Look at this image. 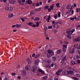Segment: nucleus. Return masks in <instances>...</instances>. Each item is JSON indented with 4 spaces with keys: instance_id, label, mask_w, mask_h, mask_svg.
I'll use <instances>...</instances> for the list:
<instances>
[{
    "instance_id": "4468645a",
    "label": "nucleus",
    "mask_w": 80,
    "mask_h": 80,
    "mask_svg": "<svg viewBox=\"0 0 80 80\" xmlns=\"http://www.w3.org/2000/svg\"><path fill=\"white\" fill-rule=\"evenodd\" d=\"M38 71L40 72H41L42 74H45V72L43 70L40 69H38Z\"/></svg>"
},
{
    "instance_id": "39448f33",
    "label": "nucleus",
    "mask_w": 80,
    "mask_h": 80,
    "mask_svg": "<svg viewBox=\"0 0 80 80\" xmlns=\"http://www.w3.org/2000/svg\"><path fill=\"white\" fill-rule=\"evenodd\" d=\"M54 55V53L53 52L52 54H50V53H48L47 54V57L48 58H50L51 57H52V55Z\"/></svg>"
},
{
    "instance_id": "9b49d317",
    "label": "nucleus",
    "mask_w": 80,
    "mask_h": 80,
    "mask_svg": "<svg viewBox=\"0 0 80 80\" xmlns=\"http://www.w3.org/2000/svg\"><path fill=\"white\" fill-rule=\"evenodd\" d=\"M13 13L9 14L8 15V17L9 18H12L13 17Z\"/></svg>"
},
{
    "instance_id": "2f4dec72",
    "label": "nucleus",
    "mask_w": 80,
    "mask_h": 80,
    "mask_svg": "<svg viewBox=\"0 0 80 80\" xmlns=\"http://www.w3.org/2000/svg\"><path fill=\"white\" fill-rule=\"evenodd\" d=\"M61 52H62V51H61V50H59L57 52L58 54H59L60 53H61Z\"/></svg>"
},
{
    "instance_id": "b1692460",
    "label": "nucleus",
    "mask_w": 80,
    "mask_h": 80,
    "mask_svg": "<svg viewBox=\"0 0 80 80\" xmlns=\"http://www.w3.org/2000/svg\"><path fill=\"white\" fill-rule=\"evenodd\" d=\"M72 79H73V80H79V78H78L76 77H73L72 78Z\"/></svg>"
},
{
    "instance_id": "dca6fc26",
    "label": "nucleus",
    "mask_w": 80,
    "mask_h": 80,
    "mask_svg": "<svg viewBox=\"0 0 80 80\" xmlns=\"http://www.w3.org/2000/svg\"><path fill=\"white\" fill-rule=\"evenodd\" d=\"M66 58H67V56H65L62 58V62H64V61H65V60H67V59H66Z\"/></svg>"
},
{
    "instance_id": "09e8293b",
    "label": "nucleus",
    "mask_w": 80,
    "mask_h": 80,
    "mask_svg": "<svg viewBox=\"0 0 80 80\" xmlns=\"http://www.w3.org/2000/svg\"><path fill=\"white\" fill-rule=\"evenodd\" d=\"M28 25H29V26H32V23L31 22H29L28 24Z\"/></svg>"
},
{
    "instance_id": "bb28decb",
    "label": "nucleus",
    "mask_w": 80,
    "mask_h": 80,
    "mask_svg": "<svg viewBox=\"0 0 80 80\" xmlns=\"http://www.w3.org/2000/svg\"><path fill=\"white\" fill-rule=\"evenodd\" d=\"M70 6L69 5H67V6L66 8L68 10V9H70Z\"/></svg>"
},
{
    "instance_id": "13d9d810",
    "label": "nucleus",
    "mask_w": 80,
    "mask_h": 80,
    "mask_svg": "<svg viewBox=\"0 0 80 80\" xmlns=\"http://www.w3.org/2000/svg\"><path fill=\"white\" fill-rule=\"evenodd\" d=\"M45 8L46 9H48V6H47L45 7Z\"/></svg>"
},
{
    "instance_id": "72a5a7b5",
    "label": "nucleus",
    "mask_w": 80,
    "mask_h": 80,
    "mask_svg": "<svg viewBox=\"0 0 80 80\" xmlns=\"http://www.w3.org/2000/svg\"><path fill=\"white\" fill-rule=\"evenodd\" d=\"M76 10H77V12H80V8H79V9H76Z\"/></svg>"
},
{
    "instance_id": "f03ea898",
    "label": "nucleus",
    "mask_w": 80,
    "mask_h": 80,
    "mask_svg": "<svg viewBox=\"0 0 80 80\" xmlns=\"http://www.w3.org/2000/svg\"><path fill=\"white\" fill-rule=\"evenodd\" d=\"M62 73L63 75H69L68 74V72L67 70H65L62 72Z\"/></svg>"
},
{
    "instance_id": "a18cd8bd",
    "label": "nucleus",
    "mask_w": 80,
    "mask_h": 80,
    "mask_svg": "<svg viewBox=\"0 0 80 80\" xmlns=\"http://www.w3.org/2000/svg\"><path fill=\"white\" fill-rule=\"evenodd\" d=\"M54 17L55 19H57V14H56V16L54 15Z\"/></svg>"
},
{
    "instance_id": "5fc2aeb1",
    "label": "nucleus",
    "mask_w": 80,
    "mask_h": 80,
    "mask_svg": "<svg viewBox=\"0 0 80 80\" xmlns=\"http://www.w3.org/2000/svg\"><path fill=\"white\" fill-rule=\"evenodd\" d=\"M45 37H48V35L46 34V32H45V34L44 35Z\"/></svg>"
},
{
    "instance_id": "8fccbe9b",
    "label": "nucleus",
    "mask_w": 80,
    "mask_h": 80,
    "mask_svg": "<svg viewBox=\"0 0 80 80\" xmlns=\"http://www.w3.org/2000/svg\"><path fill=\"white\" fill-rule=\"evenodd\" d=\"M46 67H47V68H50L51 67L50 66H49L48 65H47L46 66Z\"/></svg>"
},
{
    "instance_id": "79ce46f5",
    "label": "nucleus",
    "mask_w": 80,
    "mask_h": 80,
    "mask_svg": "<svg viewBox=\"0 0 80 80\" xmlns=\"http://www.w3.org/2000/svg\"><path fill=\"white\" fill-rule=\"evenodd\" d=\"M21 20H22V22H25V19L23 18H21Z\"/></svg>"
},
{
    "instance_id": "412c9836",
    "label": "nucleus",
    "mask_w": 80,
    "mask_h": 80,
    "mask_svg": "<svg viewBox=\"0 0 80 80\" xmlns=\"http://www.w3.org/2000/svg\"><path fill=\"white\" fill-rule=\"evenodd\" d=\"M16 27H17V28H20L21 27V24H16Z\"/></svg>"
},
{
    "instance_id": "5701e85b",
    "label": "nucleus",
    "mask_w": 80,
    "mask_h": 80,
    "mask_svg": "<svg viewBox=\"0 0 80 80\" xmlns=\"http://www.w3.org/2000/svg\"><path fill=\"white\" fill-rule=\"evenodd\" d=\"M40 19V18H39L38 17H36L34 19V21H37V20H39Z\"/></svg>"
},
{
    "instance_id": "f8f14e48",
    "label": "nucleus",
    "mask_w": 80,
    "mask_h": 80,
    "mask_svg": "<svg viewBox=\"0 0 80 80\" xmlns=\"http://www.w3.org/2000/svg\"><path fill=\"white\" fill-rule=\"evenodd\" d=\"M39 62V61L38 60H36L34 62L35 65H38V63Z\"/></svg>"
},
{
    "instance_id": "20e7f679",
    "label": "nucleus",
    "mask_w": 80,
    "mask_h": 80,
    "mask_svg": "<svg viewBox=\"0 0 80 80\" xmlns=\"http://www.w3.org/2000/svg\"><path fill=\"white\" fill-rule=\"evenodd\" d=\"M63 71L62 69H59L58 70V71H57L56 72V73L57 75H60V73L62 72Z\"/></svg>"
},
{
    "instance_id": "6e6552de",
    "label": "nucleus",
    "mask_w": 80,
    "mask_h": 80,
    "mask_svg": "<svg viewBox=\"0 0 80 80\" xmlns=\"http://www.w3.org/2000/svg\"><path fill=\"white\" fill-rule=\"evenodd\" d=\"M16 2V0H10L9 1V2L10 3H12V4H14Z\"/></svg>"
},
{
    "instance_id": "bf43d9fd",
    "label": "nucleus",
    "mask_w": 80,
    "mask_h": 80,
    "mask_svg": "<svg viewBox=\"0 0 80 80\" xmlns=\"http://www.w3.org/2000/svg\"><path fill=\"white\" fill-rule=\"evenodd\" d=\"M49 29H50V28H52V26H50L49 27H48Z\"/></svg>"
},
{
    "instance_id": "6ab92c4d",
    "label": "nucleus",
    "mask_w": 80,
    "mask_h": 80,
    "mask_svg": "<svg viewBox=\"0 0 80 80\" xmlns=\"http://www.w3.org/2000/svg\"><path fill=\"white\" fill-rule=\"evenodd\" d=\"M42 10V8H38L36 9L35 10V11H40V10Z\"/></svg>"
},
{
    "instance_id": "f3484780",
    "label": "nucleus",
    "mask_w": 80,
    "mask_h": 80,
    "mask_svg": "<svg viewBox=\"0 0 80 80\" xmlns=\"http://www.w3.org/2000/svg\"><path fill=\"white\" fill-rule=\"evenodd\" d=\"M67 33H68V34H69V35H72L73 33V32H72L71 31H70L67 32Z\"/></svg>"
},
{
    "instance_id": "cd10ccee",
    "label": "nucleus",
    "mask_w": 80,
    "mask_h": 80,
    "mask_svg": "<svg viewBox=\"0 0 80 80\" xmlns=\"http://www.w3.org/2000/svg\"><path fill=\"white\" fill-rule=\"evenodd\" d=\"M48 53H50L51 54H52V51L51 50H49L48 51Z\"/></svg>"
},
{
    "instance_id": "a878e982",
    "label": "nucleus",
    "mask_w": 80,
    "mask_h": 80,
    "mask_svg": "<svg viewBox=\"0 0 80 80\" xmlns=\"http://www.w3.org/2000/svg\"><path fill=\"white\" fill-rule=\"evenodd\" d=\"M78 45V43H76L73 47L74 48H76V47H77Z\"/></svg>"
},
{
    "instance_id": "37998d69",
    "label": "nucleus",
    "mask_w": 80,
    "mask_h": 80,
    "mask_svg": "<svg viewBox=\"0 0 80 80\" xmlns=\"http://www.w3.org/2000/svg\"><path fill=\"white\" fill-rule=\"evenodd\" d=\"M65 50H66V48H62V51H63V52H65Z\"/></svg>"
},
{
    "instance_id": "e2e57ef3",
    "label": "nucleus",
    "mask_w": 80,
    "mask_h": 80,
    "mask_svg": "<svg viewBox=\"0 0 80 80\" xmlns=\"http://www.w3.org/2000/svg\"><path fill=\"white\" fill-rule=\"evenodd\" d=\"M28 62V63L29 64H31V63H32V62H31L30 60V61H29Z\"/></svg>"
},
{
    "instance_id": "7ed1b4c3",
    "label": "nucleus",
    "mask_w": 80,
    "mask_h": 80,
    "mask_svg": "<svg viewBox=\"0 0 80 80\" xmlns=\"http://www.w3.org/2000/svg\"><path fill=\"white\" fill-rule=\"evenodd\" d=\"M22 75L23 76H26L27 73H26V71L25 70H23L22 71Z\"/></svg>"
},
{
    "instance_id": "680f3d73",
    "label": "nucleus",
    "mask_w": 80,
    "mask_h": 80,
    "mask_svg": "<svg viewBox=\"0 0 80 80\" xmlns=\"http://www.w3.org/2000/svg\"><path fill=\"white\" fill-rule=\"evenodd\" d=\"M18 2L19 3H21V2H22V1L21 0H19L18 1Z\"/></svg>"
},
{
    "instance_id": "de8ad7c7",
    "label": "nucleus",
    "mask_w": 80,
    "mask_h": 80,
    "mask_svg": "<svg viewBox=\"0 0 80 80\" xmlns=\"http://www.w3.org/2000/svg\"><path fill=\"white\" fill-rule=\"evenodd\" d=\"M44 30H47V27H45L44 28Z\"/></svg>"
},
{
    "instance_id": "9d476101",
    "label": "nucleus",
    "mask_w": 80,
    "mask_h": 80,
    "mask_svg": "<svg viewBox=\"0 0 80 80\" xmlns=\"http://www.w3.org/2000/svg\"><path fill=\"white\" fill-rule=\"evenodd\" d=\"M75 52V48H73L71 49L70 51V53H73Z\"/></svg>"
},
{
    "instance_id": "6e6d98bb",
    "label": "nucleus",
    "mask_w": 80,
    "mask_h": 80,
    "mask_svg": "<svg viewBox=\"0 0 80 80\" xmlns=\"http://www.w3.org/2000/svg\"><path fill=\"white\" fill-rule=\"evenodd\" d=\"M18 78L19 80H20V79H21V77H20V76H18Z\"/></svg>"
},
{
    "instance_id": "052dcab7",
    "label": "nucleus",
    "mask_w": 80,
    "mask_h": 80,
    "mask_svg": "<svg viewBox=\"0 0 80 80\" xmlns=\"http://www.w3.org/2000/svg\"><path fill=\"white\" fill-rule=\"evenodd\" d=\"M32 27H33L35 28V27H37V26H36V25L35 24H33L32 25Z\"/></svg>"
},
{
    "instance_id": "c9c22d12",
    "label": "nucleus",
    "mask_w": 80,
    "mask_h": 80,
    "mask_svg": "<svg viewBox=\"0 0 80 80\" xmlns=\"http://www.w3.org/2000/svg\"><path fill=\"white\" fill-rule=\"evenodd\" d=\"M72 70H73V71L75 72H76V73H77V72H78V71L77 70H75L74 68H72Z\"/></svg>"
},
{
    "instance_id": "603ef678",
    "label": "nucleus",
    "mask_w": 80,
    "mask_h": 80,
    "mask_svg": "<svg viewBox=\"0 0 80 80\" xmlns=\"http://www.w3.org/2000/svg\"><path fill=\"white\" fill-rule=\"evenodd\" d=\"M12 75H13V76H14V75H16V74L14 72H12Z\"/></svg>"
},
{
    "instance_id": "473e14b6",
    "label": "nucleus",
    "mask_w": 80,
    "mask_h": 80,
    "mask_svg": "<svg viewBox=\"0 0 80 80\" xmlns=\"http://www.w3.org/2000/svg\"><path fill=\"white\" fill-rule=\"evenodd\" d=\"M60 14H61V13L60 12H59L58 13V17H60L61 16H60Z\"/></svg>"
},
{
    "instance_id": "aec40b11",
    "label": "nucleus",
    "mask_w": 80,
    "mask_h": 80,
    "mask_svg": "<svg viewBox=\"0 0 80 80\" xmlns=\"http://www.w3.org/2000/svg\"><path fill=\"white\" fill-rule=\"evenodd\" d=\"M52 60L53 61H56V60H57V58H56V57H53L52 58Z\"/></svg>"
},
{
    "instance_id": "4c0bfd02",
    "label": "nucleus",
    "mask_w": 80,
    "mask_h": 80,
    "mask_svg": "<svg viewBox=\"0 0 80 80\" xmlns=\"http://www.w3.org/2000/svg\"><path fill=\"white\" fill-rule=\"evenodd\" d=\"M42 78L43 79H44V80H46V79L48 77L47 76H44V77H42Z\"/></svg>"
},
{
    "instance_id": "58836bf2",
    "label": "nucleus",
    "mask_w": 80,
    "mask_h": 80,
    "mask_svg": "<svg viewBox=\"0 0 80 80\" xmlns=\"http://www.w3.org/2000/svg\"><path fill=\"white\" fill-rule=\"evenodd\" d=\"M59 6H60V3H58L56 4V6L57 7H59Z\"/></svg>"
},
{
    "instance_id": "2eb2a0df",
    "label": "nucleus",
    "mask_w": 80,
    "mask_h": 80,
    "mask_svg": "<svg viewBox=\"0 0 80 80\" xmlns=\"http://www.w3.org/2000/svg\"><path fill=\"white\" fill-rule=\"evenodd\" d=\"M40 55V54H37L35 55V56L34 58H38V57H39Z\"/></svg>"
},
{
    "instance_id": "0eeeda50",
    "label": "nucleus",
    "mask_w": 80,
    "mask_h": 80,
    "mask_svg": "<svg viewBox=\"0 0 80 80\" xmlns=\"http://www.w3.org/2000/svg\"><path fill=\"white\" fill-rule=\"evenodd\" d=\"M31 69V67H30V65H28L26 66L25 68L26 70H30Z\"/></svg>"
},
{
    "instance_id": "ddd939ff",
    "label": "nucleus",
    "mask_w": 80,
    "mask_h": 80,
    "mask_svg": "<svg viewBox=\"0 0 80 80\" xmlns=\"http://www.w3.org/2000/svg\"><path fill=\"white\" fill-rule=\"evenodd\" d=\"M68 74H70L71 75H73V71H68Z\"/></svg>"
},
{
    "instance_id": "c85d7f7f",
    "label": "nucleus",
    "mask_w": 80,
    "mask_h": 80,
    "mask_svg": "<svg viewBox=\"0 0 80 80\" xmlns=\"http://www.w3.org/2000/svg\"><path fill=\"white\" fill-rule=\"evenodd\" d=\"M77 40V42H80V37H79L78 38H76Z\"/></svg>"
},
{
    "instance_id": "f704fd0d",
    "label": "nucleus",
    "mask_w": 80,
    "mask_h": 80,
    "mask_svg": "<svg viewBox=\"0 0 80 80\" xmlns=\"http://www.w3.org/2000/svg\"><path fill=\"white\" fill-rule=\"evenodd\" d=\"M67 37L68 38L70 39H71V36L70 35H67Z\"/></svg>"
},
{
    "instance_id": "69168bd1",
    "label": "nucleus",
    "mask_w": 80,
    "mask_h": 80,
    "mask_svg": "<svg viewBox=\"0 0 80 80\" xmlns=\"http://www.w3.org/2000/svg\"><path fill=\"white\" fill-rule=\"evenodd\" d=\"M75 29H73L71 31V32H72L73 33V32H74V31H75Z\"/></svg>"
},
{
    "instance_id": "423d86ee",
    "label": "nucleus",
    "mask_w": 80,
    "mask_h": 80,
    "mask_svg": "<svg viewBox=\"0 0 80 80\" xmlns=\"http://www.w3.org/2000/svg\"><path fill=\"white\" fill-rule=\"evenodd\" d=\"M44 61L47 63H51V60L50 59H46Z\"/></svg>"
},
{
    "instance_id": "4be33fe9",
    "label": "nucleus",
    "mask_w": 80,
    "mask_h": 80,
    "mask_svg": "<svg viewBox=\"0 0 80 80\" xmlns=\"http://www.w3.org/2000/svg\"><path fill=\"white\" fill-rule=\"evenodd\" d=\"M71 64L72 65H75V64H76V63H75V62L73 61H72L71 62Z\"/></svg>"
},
{
    "instance_id": "774afa93",
    "label": "nucleus",
    "mask_w": 80,
    "mask_h": 80,
    "mask_svg": "<svg viewBox=\"0 0 80 80\" xmlns=\"http://www.w3.org/2000/svg\"><path fill=\"white\" fill-rule=\"evenodd\" d=\"M77 62H78V63H80V60H78Z\"/></svg>"
},
{
    "instance_id": "0e129e2a",
    "label": "nucleus",
    "mask_w": 80,
    "mask_h": 80,
    "mask_svg": "<svg viewBox=\"0 0 80 80\" xmlns=\"http://www.w3.org/2000/svg\"><path fill=\"white\" fill-rule=\"evenodd\" d=\"M15 27H16V25H13L12 26V28H15Z\"/></svg>"
},
{
    "instance_id": "c03bdc74",
    "label": "nucleus",
    "mask_w": 80,
    "mask_h": 80,
    "mask_svg": "<svg viewBox=\"0 0 80 80\" xmlns=\"http://www.w3.org/2000/svg\"><path fill=\"white\" fill-rule=\"evenodd\" d=\"M17 67L18 68H20V66L19 64L17 66Z\"/></svg>"
},
{
    "instance_id": "ea45409f",
    "label": "nucleus",
    "mask_w": 80,
    "mask_h": 80,
    "mask_svg": "<svg viewBox=\"0 0 80 80\" xmlns=\"http://www.w3.org/2000/svg\"><path fill=\"white\" fill-rule=\"evenodd\" d=\"M77 49H80V43H79V45L78 47H77Z\"/></svg>"
},
{
    "instance_id": "a19ab883",
    "label": "nucleus",
    "mask_w": 80,
    "mask_h": 80,
    "mask_svg": "<svg viewBox=\"0 0 80 80\" xmlns=\"http://www.w3.org/2000/svg\"><path fill=\"white\" fill-rule=\"evenodd\" d=\"M64 43H65V44H66V45H67V44H68V42L65 41H64Z\"/></svg>"
},
{
    "instance_id": "338daca9",
    "label": "nucleus",
    "mask_w": 80,
    "mask_h": 80,
    "mask_svg": "<svg viewBox=\"0 0 80 80\" xmlns=\"http://www.w3.org/2000/svg\"><path fill=\"white\" fill-rule=\"evenodd\" d=\"M70 20H74V18H70Z\"/></svg>"
},
{
    "instance_id": "3c124183",
    "label": "nucleus",
    "mask_w": 80,
    "mask_h": 80,
    "mask_svg": "<svg viewBox=\"0 0 80 80\" xmlns=\"http://www.w3.org/2000/svg\"><path fill=\"white\" fill-rule=\"evenodd\" d=\"M48 11L49 12H51V9L50 8H49L48 9Z\"/></svg>"
},
{
    "instance_id": "393cba45",
    "label": "nucleus",
    "mask_w": 80,
    "mask_h": 80,
    "mask_svg": "<svg viewBox=\"0 0 80 80\" xmlns=\"http://www.w3.org/2000/svg\"><path fill=\"white\" fill-rule=\"evenodd\" d=\"M36 27H38L39 26V22H36Z\"/></svg>"
},
{
    "instance_id": "4d7b16f0",
    "label": "nucleus",
    "mask_w": 80,
    "mask_h": 80,
    "mask_svg": "<svg viewBox=\"0 0 80 80\" xmlns=\"http://www.w3.org/2000/svg\"><path fill=\"white\" fill-rule=\"evenodd\" d=\"M72 7H73V6H71V7L70 8V11L71 10H72V9H73V8Z\"/></svg>"
},
{
    "instance_id": "e433bc0d",
    "label": "nucleus",
    "mask_w": 80,
    "mask_h": 80,
    "mask_svg": "<svg viewBox=\"0 0 80 80\" xmlns=\"http://www.w3.org/2000/svg\"><path fill=\"white\" fill-rule=\"evenodd\" d=\"M53 7H54V6H50L51 9L52 10L53 9Z\"/></svg>"
},
{
    "instance_id": "c756f323",
    "label": "nucleus",
    "mask_w": 80,
    "mask_h": 80,
    "mask_svg": "<svg viewBox=\"0 0 80 80\" xmlns=\"http://www.w3.org/2000/svg\"><path fill=\"white\" fill-rule=\"evenodd\" d=\"M63 48H67V45H65L64 44L62 45Z\"/></svg>"
},
{
    "instance_id": "49530a36",
    "label": "nucleus",
    "mask_w": 80,
    "mask_h": 80,
    "mask_svg": "<svg viewBox=\"0 0 80 80\" xmlns=\"http://www.w3.org/2000/svg\"><path fill=\"white\" fill-rule=\"evenodd\" d=\"M35 68H34L32 69V71L33 72H34V73H35Z\"/></svg>"
},
{
    "instance_id": "7c9ffc66",
    "label": "nucleus",
    "mask_w": 80,
    "mask_h": 80,
    "mask_svg": "<svg viewBox=\"0 0 80 80\" xmlns=\"http://www.w3.org/2000/svg\"><path fill=\"white\" fill-rule=\"evenodd\" d=\"M73 41L74 42H77V40L76 38H73Z\"/></svg>"
},
{
    "instance_id": "864d4df0",
    "label": "nucleus",
    "mask_w": 80,
    "mask_h": 80,
    "mask_svg": "<svg viewBox=\"0 0 80 80\" xmlns=\"http://www.w3.org/2000/svg\"><path fill=\"white\" fill-rule=\"evenodd\" d=\"M35 53H34L32 55V57H35Z\"/></svg>"
},
{
    "instance_id": "a211bd4d",
    "label": "nucleus",
    "mask_w": 80,
    "mask_h": 80,
    "mask_svg": "<svg viewBox=\"0 0 80 80\" xmlns=\"http://www.w3.org/2000/svg\"><path fill=\"white\" fill-rule=\"evenodd\" d=\"M50 17H51L50 15H49L48 17V18L47 19V20H48L47 21L48 22H50V18H51Z\"/></svg>"
},
{
    "instance_id": "f257e3e1",
    "label": "nucleus",
    "mask_w": 80,
    "mask_h": 80,
    "mask_svg": "<svg viewBox=\"0 0 80 80\" xmlns=\"http://www.w3.org/2000/svg\"><path fill=\"white\" fill-rule=\"evenodd\" d=\"M13 8L12 7H6L5 8L6 10L8 11L9 12H11L13 10Z\"/></svg>"
},
{
    "instance_id": "1a4fd4ad",
    "label": "nucleus",
    "mask_w": 80,
    "mask_h": 80,
    "mask_svg": "<svg viewBox=\"0 0 80 80\" xmlns=\"http://www.w3.org/2000/svg\"><path fill=\"white\" fill-rule=\"evenodd\" d=\"M26 2H27V3H28V4H31L32 3V1L31 0H27L26 1Z\"/></svg>"
}]
</instances>
